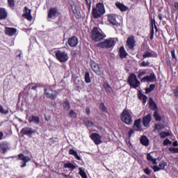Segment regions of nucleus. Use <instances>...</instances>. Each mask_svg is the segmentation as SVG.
Segmentation results:
<instances>
[{
  "label": "nucleus",
  "mask_w": 178,
  "mask_h": 178,
  "mask_svg": "<svg viewBox=\"0 0 178 178\" xmlns=\"http://www.w3.org/2000/svg\"><path fill=\"white\" fill-rule=\"evenodd\" d=\"M127 45L129 49H134V47H136V40L134 39V36H130L127 38Z\"/></svg>",
  "instance_id": "nucleus-11"
},
{
  "label": "nucleus",
  "mask_w": 178,
  "mask_h": 178,
  "mask_svg": "<svg viewBox=\"0 0 178 178\" xmlns=\"http://www.w3.org/2000/svg\"><path fill=\"white\" fill-rule=\"evenodd\" d=\"M23 17H26L29 22H31V20H33V16H31V10L29 9L27 7H24Z\"/></svg>",
  "instance_id": "nucleus-16"
},
{
  "label": "nucleus",
  "mask_w": 178,
  "mask_h": 178,
  "mask_svg": "<svg viewBox=\"0 0 178 178\" xmlns=\"http://www.w3.org/2000/svg\"><path fill=\"white\" fill-rule=\"evenodd\" d=\"M79 44V38L76 36H72L68 39V45L72 47H77Z\"/></svg>",
  "instance_id": "nucleus-15"
},
{
  "label": "nucleus",
  "mask_w": 178,
  "mask_h": 178,
  "mask_svg": "<svg viewBox=\"0 0 178 178\" xmlns=\"http://www.w3.org/2000/svg\"><path fill=\"white\" fill-rule=\"evenodd\" d=\"M86 112L87 115H90L91 113V111H90V108H86Z\"/></svg>",
  "instance_id": "nucleus-59"
},
{
  "label": "nucleus",
  "mask_w": 178,
  "mask_h": 178,
  "mask_svg": "<svg viewBox=\"0 0 178 178\" xmlns=\"http://www.w3.org/2000/svg\"><path fill=\"white\" fill-rule=\"evenodd\" d=\"M154 88H155V85L154 84H151L149 86V88L146 89V94H148L149 92H151V91L154 90Z\"/></svg>",
  "instance_id": "nucleus-43"
},
{
  "label": "nucleus",
  "mask_w": 178,
  "mask_h": 178,
  "mask_svg": "<svg viewBox=\"0 0 178 178\" xmlns=\"http://www.w3.org/2000/svg\"><path fill=\"white\" fill-rule=\"evenodd\" d=\"M154 118L156 119V120H157L158 122H161V115L159 114H158V111H154Z\"/></svg>",
  "instance_id": "nucleus-41"
},
{
  "label": "nucleus",
  "mask_w": 178,
  "mask_h": 178,
  "mask_svg": "<svg viewBox=\"0 0 178 178\" xmlns=\"http://www.w3.org/2000/svg\"><path fill=\"white\" fill-rule=\"evenodd\" d=\"M127 56V52H126V50L124 49V47H121L120 48V58L122 59L126 58Z\"/></svg>",
  "instance_id": "nucleus-29"
},
{
  "label": "nucleus",
  "mask_w": 178,
  "mask_h": 178,
  "mask_svg": "<svg viewBox=\"0 0 178 178\" xmlns=\"http://www.w3.org/2000/svg\"><path fill=\"white\" fill-rule=\"evenodd\" d=\"M79 175H80V176L82 177V178H88L87 177V174L86 173V169L84 168H79Z\"/></svg>",
  "instance_id": "nucleus-30"
},
{
  "label": "nucleus",
  "mask_w": 178,
  "mask_h": 178,
  "mask_svg": "<svg viewBox=\"0 0 178 178\" xmlns=\"http://www.w3.org/2000/svg\"><path fill=\"white\" fill-rule=\"evenodd\" d=\"M99 108L101 109V111H102V112L106 113V107L105 106V104H104V103L100 104Z\"/></svg>",
  "instance_id": "nucleus-50"
},
{
  "label": "nucleus",
  "mask_w": 178,
  "mask_h": 178,
  "mask_svg": "<svg viewBox=\"0 0 178 178\" xmlns=\"http://www.w3.org/2000/svg\"><path fill=\"white\" fill-rule=\"evenodd\" d=\"M19 161H23L22 165H21V168H26L27 162H30L31 159L27 156H24L23 154H19L18 155Z\"/></svg>",
  "instance_id": "nucleus-10"
},
{
  "label": "nucleus",
  "mask_w": 178,
  "mask_h": 178,
  "mask_svg": "<svg viewBox=\"0 0 178 178\" xmlns=\"http://www.w3.org/2000/svg\"><path fill=\"white\" fill-rule=\"evenodd\" d=\"M143 58L145 59V58H158V54L153 51H147L143 54Z\"/></svg>",
  "instance_id": "nucleus-18"
},
{
  "label": "nucleus",
  "mask_w": 178,
  "mask_h": 178,
  "mask_svg": "<svg viewBox=\"0 0 178 178\" xmlns=\"http://www.w3.org/2000/svg\"><path fill=\"white\" fill-rule=\"evenodd\" d=\"M91 69L97 74L98 76H101V68H99V65L95 63V61L90 62Z\"/></svg>",
  "instance_id": "nucleus-13"
},
{
  "label": "nucleus",
  "mask_w": 178,
  "mask_h": 178,
  "mask_svg": "<svg viewBox=\"0 0 178 178\" xmlns=\"http://www.w3.org/2000/svg\"><path fill=\"white\" fill-rule=\"evenodd\" d=\"M58 142V138H52L49 139V143H51V144H55V143Z\"/></svg>",
  "instance_id": "nucleus-52"
},
{
  "label": "nucleus",
  "mask_w": 178,
  "mask_h": 178,
  "mask_svg": "<svg viewBox=\"0 0 178 178\" xmlns=\"http://www.w3.org/2000/svg\"><path fill=\"white\" fill-rule=\"evenodd\" d=\"M174 94L176 97H178V88L174 90Z\"/></svg>",
  "instance_id": "nucleus-60"
},
{
  "label": "nucleus",
  "mask_w": 178,
  "mask_h": 178,
  "mask_svg": "<svg viewBox=\"0 0 178 178\" xmlns=\"http://www.w3.org/2000/svg\"><path fill=\"white\" fill-rule=\"evenodd\" d=\"M145 74H147V71L143 70L142 72H139V74L138 75V78L141 79L143 77V76H145Z\"/></svg>",
  "instance_id": "nucleus-49"
},
{
  "label": "nucleus",
  "mask_w": 178,
  "mask_h": 178,
  "mask_svg": "<svg viewBox=\"0 0 178 178\" xmlns=\"http://www.w3.org/2000/svg\"><path fill=\"white\" fill-rule=\"evenodd\" d=\"M8 17V12L3 8H0V20H5Z\"/></svg>",
  "instance_id": "nucleus-24"
},
{
  "label": "nucleus",
  "mask_w": 178,
  "mask_h": 178,
  "mask_svg": "<svg viewBox=\"0 0 178 178\" xmlns=\"http://www.w3.org/2000/svg\"><path fill=\"white\" fill-rule=\"evenodd\" d=\"M150 63L149 61H143L140 65L142 67H145L147 66H149Z\"/></svg>",
  "instance_id": "nucleus-48"
},
{
  "label": "nucleus",
  "mask_w": 178,
  "mask_h": 178,
  "mask_svg": "<svg viewBox=\"0 0 178 178\" xmlns=\"http://www.w3.org/2000/svg\"><path fill=\"white\" fill-rule=\"evenodd\" d=\"M0 113H3V115H8V113H9V111L8 110L3 109V107L0 106Z\"/></svg>",
  "instance_id": "nucleus-46"
},
{
  "label": "nucleus",
  "mask_w": 178,
  "mask_h": 178,
  "mask_svg": "<svg viewBox=\"0 0 178 178\" xmlns=\"http://www.w3.org/2000/svg\"><path fill=\"white\" fill-rule=\"evenodd\" d=\"M103 87L106 91V92H112V87L108 82H104L103 83Z\"/></svg>",
  "instance_id": "nucleus-31"
},
{
  "label": "nucleus",
  "mask_w": 178,
  "mask_h": 178,
  "mask_svg": "<svg viewBox=\"0 0 178 178\" xmlns=\"http://www.w3.org/2000/svg\"><path fill=\"white\" fill-rule=\"evenodd\" d=\"M159 20H161V21L163 20L162 14H159Z\"/></svg>",
  "instance_id": "nucleus-62"
},
{
  "label": "nucleus",
  "mask_w": 178,
  "mask_h": 178,
  "mask_svg": "<svg viewBox=\"0 0 178 178\" xmlns=\"http://www.w3.org/2000/svg\"><path fill=\"white\" fill-rule=\"evenodd\" d=\"M170 135V134H169V132H165V131H163L159 134L161 138H166V137H168Z\"/></svg>",
  "instance_id": "nucleus-42"
},
{
  "label": "nucleus",
  "mask_w": 178,
  "mask_h": 178,
  "mask_svg": "<svg viewBox=\"0 0 178 178\" xmlns=\"http://www.w3.org/2000/svg\"><path fill=\"white\" fill-rule=\"evenodd\" d=\"M18 52H19V54L17 55L16 58L20 60H22V58H23V54H22L21 51H18Z\"/></svg>",
  "instance_id": "nucleus-55"
},
{
  "label": "nucleus",
  "mask_w": 178,
  "mask_h": 178,
  "mask_svg": "<svg viewBox=\"0 0 178 178\" xmlns=\"http://www.w3.org/2000/svg\"><path fill=\"white\" fill-rule=\"evenodd\" d=\"M55 56L57 60H58L61 63L67 62V60H69V55L65 51L56 50L55 51Z\"/></svg>",
  "instance_id": "nucleus-4"
},
{
  "label": "nucleus",
  "mask_w": 178,
  "mask_h": 178,
  "mask_svg": "<svg viewBox=\"0 0 178 178\" xmlns=\"http://www.w3.org/2000/svg\"><path fill=\"white\" fill-rule=\"evenodd\" d=\"M99 47H100V48H106V49H108V48H112V47H115V39L109 38L104 42L99 43Z\"/></svg>",
  "instance_id": "nucleus-5"
},
{
  "label": "nucleus",
  "mask_w": 178,
  "mask_h": 178,
  "mask_svg": "<svg viewBox=\"0 0 178 178\" xmlns=\"http://www.w3.org/2000/svg\"><path fill=\"white\" fill-rule=\"evenodd\" d=\"M152 117L151 114H148L147 115L145 116L143 119V124L145 127H148L149 126V123L151 122Z\"/></svg>",
  "instance_id": "nucleus-19"
},
{
  "label": "nucleus",
  "mask_w": 178,
  "mask_h": 178,
  "mask_svg": "<svg viewBox=\"0 0 178 178\" xmlns=\"http://www.w3.org/2000/svg\"><path fill=\"white\" fill-rule=\"evenodd\" d=\"M115 6H117V8H118L121 12H127V10H129V7L119 2L115 3Z\"/></svg>",
  "instance_id": "nucleus-25"
},
{
  "label": "nucleus",
  "mask_w": 178,
  "mask_h": 178,
  "mask_svg": "<svg viewBox=\"0 0 178 178\" xmlns=\"http://www.w3.org/2000/svg\"><path fill=\"white\" fill-rule=\"evenodd\" d=\"M140 178H148L147 175H143Z\"/></svg>",
  "instance_id": "nucleus-64"
},
{
  "label": "nucleus",
  "mask_w": 178,
  "mask_h": 178,
  "mask_svg": "<svg viewBox=\"0 0 178 178\" xmlns=\"http://www.w3.org/2000/svg\"><path fill=\"white\" fill-rule=\"evenodd\" d=\"M128 83L134 88H137L140 86V81L137 80V76L135 74H131L129 76Z\"/></svg>",
  "instance_id": "nucleus-6"
},
{
  "label": "nucleus",
  "mask_w": 178,
  "mask_h": 178,
  "mask_svg": "<svg viewBox=\"0 0 178 178\" xmlns=\"http://www.w3.org/2000/svg\"><path fill=\"white\" fill-rule=\"evenodd\" d=\"M108 21L111 24H113V26H120V24L116 21V17H115L114 15H108Z\"/></svg>",
  "instance_id": "nucleus-21"
},
{
  "label": "nucleus",
  "mask_w": 178,
  "mask_h": 178,
  "mask_svg": "<svg viewBox=\"0 0 178 178\" xmlns=\"http://www.w3.org/2000/svg\"><path fill=\"white\" fill-rule=\"evenodd\" d=\"M171 56L173 59H175V60H177V57H176V54L175 50L171 51Z\"/></svg>",
  "instance_id": "nucleus-53"
},
{
  "label": "nucleus",
  "mask_w": 178,
  "mask_h": 178,
  "mask_svg": "<svg viewBox=\"0 0 178 178\" xmlns=\"http://www.w3.org/2000/svg\"><path fill=\"white\" fill-rule=\"evenodd\" d=\"M16 33H17V29L15 28L6 27V34L7 35L12 37V35H15Z\"/></svg>",
  "instance_id": "nucleus-20"
},
{
  "label": "nucleus",
  "mask_w": 178,
  "mask_h": 178,
  "mask_svg": "<svg viewBox=\"0 0 178 178\" xmlns=\"http://www.w3.org/2000/svg\"><path fill=\"white\" fill-rule=\"evenodd\" d=\"M2 137H3V133L0 131V140H2Z\"/></svg>",
  "instance_id": "nucleus-61"
},
{
  "label": "nucleus",
  "mask_w": 178,
  "mask_h": 178,
  "mask_svg": "<svg viewBox=\"0 0 178 178\" xmlns=\"http://www.w3.org/2000/svg\"><path fill=\"white\" fill-rule=\"evenodd\" d=\"M174 6H175V10H176L177 13H178V3H177V2H175V3H174Z\"/></svg>",
  "instance_id": "nucleus-56"
},
{
  "label": "nucleus",
  "mask_w": 178,
  "mask_h": 178,
  "mask_svg": "<svg viewBox=\"0 0 178 178\" xmlns=\"http://www.w3.org/2000/svg\"><path fill=\"white\" fill-rule=\"evenodd\" d=\"M134 134V130H133V129H131L129 131V137H131V135Z\"/></svg>",
  "instance_id": "nucleus-57"
},
{
  "label": "nucleus",
  "mask_w": 178,
  "mask_h": 178,
  "mask_svg": "<svg viewBox=\"0 0 178 178\" xmlns=\"http://www.w3.org/2000/svg\"><path fill=\"white\" fill-rule=\"evenodd\" d=\"M44 94L47 95V98H50V99H56L58 95V92L51 90V88H48L44 90Z\"/></svg>",
  "instance_id": "nucleus-9"
},
{
  "label": "nucleus",
  "mask_w": 178,
  "mask_h": 178,
  "mask_svg": "<svg viewBox=\"0 0 178 178\" xmlns=\"http://www.w3.org/2000/svg\"><path fill=\"white\" fill-rule=\"evenodd\" d=\"M144 172L146 175H151V170H149V168H146L144 169Z\"/></svg>",
  "instance_id": "nucleus-54"
},
{
  "label": "nucleus",
  "mask_w": 178,
  "mask_h": 178,
  "mask_svg": "<svg viewBox=\"0 0 178 178\" xmlns=\"http://www.w3.org/2000/svg\"><path fill=\"white\" fill-rule=\"evenodd\" d=\"M154 26L156 31H158V28L156 27V25L155 24V19H153L152 21V29H151V35H154Z\"/></svg>",
  "instance_id": "nucleus-38"
},
{
  "label": "nucleus",
  "mask_w": 178,
  "mask_h": 178,
  "mask_svg": "<svg viewBox=\"0 0 178 178\" xmlns=\"http://www.w3.org/2000/svg\"><path fill=\"white\" fill-rule=\"evenodd\" d=\"M140 143L145 147H148V145H149V140H148V138H147V136H141Z\"/></svg>",
  "instance_id": "nucleus-27"
},
{
  "label": "nucleus",
  "mask_w": 178,
  "mask_h": 178,
  "mask_svg": "<svg viewBox=\"0 0 178 178\" xmlns=\"http://www.w3.org/2000/svg\"><path fill=\"white\" fill-rule=\"evenodd\" d=\"M165 129V126L162 124H156L154 126V130H157L159 131V130H163Z\"/></svg>",
  "instance_id": "nucleus-36"
},
{
  "label": "nucleus",
  "mask_w": 178,
  "mask_h": 178,
  "mask_svg": "<svg viewBox=\"0 0 178 178\" xmlns=\"http://www.w3.org/2000/svg\"><path fill=\"white\" fill-rule=\"evenodd\" d=\"M173 145H174V147H178L177 142H174Z\"/></svg>",
  "instance_id": "nucleus-63"
},
{
  "label": "nucleus",
  "mask_w": 178,
  "mask_h": 178,
  "mask_svg": "<svg viewBox=\"0 0 178 178\" xmlns=\"http://www.w3.org/2000/svg\"><path fill=\"white\" fill-rule=\"evenodd\" d=\"M168 166V163L161 161L159 165H154L152 167L154 172H159V170H165V168Z\"/></svg>",
  "instance_id": "nucleus-14"
},
{
  "label": "nucleus",
  "mask_w": 178,
  "mask_h": 178,
  "mask_svg": "<svg viewBox=\"0 0 178 178\" xmlns=\"http://www.w3.org/2000/svg\"><path fill=\"white\" fill-rule=\"evenodd\" d=\"M138 97H139V99L143 101V104L147 103V99H148V97H147V96L145 95L140 94V95H139Z\"/></svg>",
  "instance_id": "nucleus-37"
},
{
  "label": "nucleus",
  "mask_w": 178,
  "mask_h": 178,
  "mask_svg": "<svg viewBox=\"0 0 178 178\" xmlns=\"http://www.w3.org/2000/svg\"><path fill=\"white\" fill-rule=\"evenodd\" d=\"M84 124H86V127H93L95 126L94 122L92 120H88L84 121Z\"/></svg>",
  "instance_id": "nucleus-34"
},
{
  "label": "nucleus",
  "mask_w": 178,
  "mask_h": 178,
  "mask_svg": "<svg viewBox=\"0 0 178 178\" xmlns=\"http://www.w3.org/2000/svg\"><path fill=\"white\" fill-rule=\"evenodd\" d=\"M21 133L25 136H31L32 134H35V130L30 127H25L21 130Z\"/></svg>",
  "instance_id": "nucleus-17"
},
{
  "label": "nucleus",
  "mask_w": 178,
  "mask_h": 178,
  "mask_svg": "<svg viewBox=\"0 0 178 178\" xmlns=\"http://www.w3.org/2000/svg\"><path fill=\"white\" fill-rule=\"evenodd\" d=\"M85 81L88 84L91 83V79L90 78V72H86V74H85Z\"/></svg>",
  "instance_id": "nucleus-40"
},
{
  "label": "nucleus",
  "mask_w": 178,
  "mask_h": 178,
  "mask_svg": "<svg viewBox=\"0 0 178 178\" xmlns=\"http://www.w3.org/2000/svg\"><path fill=\"white\" fill-rule=\"evenodd\" d=\"M30 86L31 87V90H37L38 87L37 85L33 86V84H30Z\"/></svg>",
  "instance_id": "nucleus-58"
},
{
  "label": "nucleus",
  "mask_w": 178,
  "mask_h": 178,
  "mask_svg": "<svg viewBox=\"0 0 178 178\" xmlns=\"http://www.w3.org/2000/svg\"><path fill=\"white\" fill-rule=\"evenodd\" d=\"M68 116H70V118L76 119V118H77V113L74 112V111L70 110Z\"/></svg>",
  "instance_id": "nucleus-39"
},
{
  "label": "nucleus",
  "mask_w": 178,
  "mask_h": 178,
  "mask_svg": "<svg viewBox=\"0 0 178 178\" xmlns=\"http://www.w3.org/2000/svg\"><path fill=\"white\" fill-rule=\"evenodd\" d=\"M147 161L152 162L153 165H156V159L154 158V152L149 153L147 156Z\"/></svg>",
  "instance_id": "nucleus-26"
},
{
  "label": "nucleus",
  "mask_w": 178,
  "mask_h": 178,
  "mask_svg": "<svg viewBox=\"0 0 178 178\" xmlns=\"http://www.w3.org/2000/svg\"><path fill=\"white\" fill-rule=\"evenodd\" d=\"M90 138L92 140L96 145H99V144H102V136L97 133H93L90 134Z\"/></svg>",
  "instance_id": "nucleus-8"
},
{
  "label": "nucleus",
  "mask_w": 178,
  "mask_h": 178,
  "mask_svg": "<svg viewBox=\"0 0 178 178\" xmlns=\"http://www.w3.org/2000/svg\"><path fill=\"white\" fill-rule=\"evenodd\" d=\"M64 168L65 169H71V170H74V169H76V165L72 163H66L64 164Z\"/></svg>",
  "instance_id": "nucleus-33"
},
{
  "label": "nucleus",
  "mask_w": 178,
  "mask_h": 178,
  "mask_svg": "<svg viewBox=\"0 0 178 178\" xmlns=\"http://www.w3.org/2000/svg\"><path fill=\"white\" fill-rule=\"evenodd\" d=\"M60 15V12L57 8H51L48 12V18L55 20V19H56V17H58Z\"/></svg>",
  "instance_id": "nucleus-7"
},
{
  "label": "nucleus",
  "mask_w": 178,
  "mask_h": 178,
  "mask_svg": "<svg viewBox=\"0 0 178 178\" xmlns=\"http://www.w3.org/2000/svg\"><path fill=\"white\" fill-rule=\"evenodd\" d=\"M169 144H172V142L169 140V139H165L163 143V145L166 146V145H169Z\"/></svg>",
  "instance_id": "nucleus-51"
},
{
  "label": "nucleus",
  "mask_w": 178,
  "mask_h": 178,
  "mask_svg": "<svg viewBox=\"0 0 178 178\" xmlns=\"http://www.w3.org/2000/svg\"><path fill=\"white\" fill-rule=\"evenodd\" d=\"M169 151L172 154H178V147H170Z\"/></svg>",
  "instance_id": "nucleus-45"
},
{
  "label": "nucleus",
  "mask_w": 178,
  "mask_h": 178,
  "mask_svg": "<svg viewBox=\"0 0 178 178\" xmlns=\"http://www.w3.org/2000/svg\"><path fill=\"white\" fill-rule=\"evenodd\" d=\"M134 129L136 130V131H140V130H142L141 119H138L135 121L134 124Z\"/></svg>",
  "instance_id": "nucleus-22"
},
{
  "label": "nucleus",
  "mask_w": 178,
  "mask_h": 178,
  "mask_svg": "<svg viewBox=\"0 0 178 178\" xmlns=\"http://www.w3.org/2000/svg\"><path fill=\"white\" fill-rule=\"evenodd\" d=\"M0 148L3 151V154H5L8 149L9 147H8V143H3L0 144Z\"/></svg>",
  "instance_id": "nucleus-32"
},
{
  "label": "nucleus",
  "mask_w": 178,
  "mask_h": 178,
  "mask_svg": "<svg viewBox=\"0 0 178 178\" xmlns=\"http://www.w3.org/2000/svg\"><path fill=\"white\" fill-rule=\"evenodd\" d=\"M105 13V6L102 3H98L96 5V8H93L92 10V14L94 19H99L102 15Z\"/></svg>",
  "instance_id": "nucleus-2"
},
{
  "label": "nucleus",
  "mask_w": 178,
  "mask_h": 178,
  "mask_svg": "<svg viewBox=\"0 0 178 178\" xmlns=\"http://www.w3.org/2000/svg\"><path fill=\"white\" fill-rule=\"evenodd\" d=\"M10 8H15V0H7Z\"/></svg>",
  "instance_id": "nucleus-47"
},
{
  "label": "nucleus",
  "mask_w": 178,
  "mask_h": 178,
  "mask_svg": "<svg viewBox=\"0 0 178 178\" xmlns=\"http://www.w3.org/2000/svg\"><path fill=\"white\" fill-rule=\"evenodd\" d=\"M120 118L122 122L125 123V124H128L129 126L133 124V117L129 111L124 109L121 113Z\"/></svg>",
  "instance_id": "nucleus-3"
},
{
  "label": "nucleus",
  "mask_w": 178,
  "mask_h": 178,
  "mask_svg": "<svg viewBox=\"0 0 178 178\" xmlns=\"http://www.w3.org/2000/svg\"><path fill=\"white\" fill-rule=\"evenodd\" d=\"M86 2V5L88 6V9L89 11L91 10V3L92 2V0H85Z\"/></svg>",
  "instance_id": "nucleus-44"
},
{
  "label": "nucleus",
  "mask_w": 178,
  "mask_h": 178,
  "mask_svg": "<svg viewBox=\"0 0 178 178\" xmlns=\"http://www.w3.org/2000/svg\"><path fill=\"white\" fill-rule=\"evenodd\" d=\"M70 155H73L77 159L78 161H81V157L79 156V154H77V152L73 149H70Z\"/></svg>",
  "instance_id": "nucleus-28"
},
{
  "label": "nucleus",
  "mask_w": 178,
  "mask_h": 178,
  "mask_svg": "<svg viewBox=\"0 0 178 178\" xmlns=\"http://www.w3.org/2000/svg\"><path fill=\"white\" fill-rule=\"evenodd\" d=\"M29 123H35V124H40V117L36 115H32L28 118Z\"/></svg>",
  "instance_id": "nucleus-23"
},
{
  "label": "nucleus",
  "mask_w": 178,
  "mask_h": 178,
  "mask_svg": "<svg viewBox=\"0 0 178 178\" xmlns=\"http://www.w3.org/2000/svg\"><path fill=\"white\" fill-rule=\"evenodd\" d=\"M155 80H156V76L155 75V74L152 73L149 75H147L145 77H143L141 79L142 83H145V81H148L149 83H154V81H155Z\"/></svg>",
  "instance_id": "nucleus-12"
},
{
  "label": "nucleus",
  "mask_w": 178,
  "mask_h": 178,
  "mask_svg": "<svg viewBox=\"0 0 178 178\" xmlns=\"http://www.w3.org/2000/svg\"><path fill=\"white\" fill-rule=\"evenodd\" d=\"M91 38L92 41L98 42L104 40V38H106V35L100 29L94 27L91 31Z\"/></svg>",
  "instance_id": "nucleus-1"
},
{
  "label": "nucleus",
  "mask_w": 178,
  "mask_h": 178,
  "mask_svg": "<svg viewBox=\"0 0 178 178\" xmlns=\"http://www.w3.org/2000/svg\"><path fill=\"white\" fill-rule=\"evenodd\" d=\"M63 108L64 111H69V109H70V104L69 103V102L65 101L63 104Z\"/></svg>",
  "instance_id": "nucleus-35"
}]
</instances>
